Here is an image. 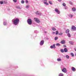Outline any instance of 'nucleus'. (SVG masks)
I'll list each match as a JSON object with an SVG mask.
<instances>
[{
	"mask_svg": "<svg viewBox=\"0 0 76 76\" xmlns=\"http://www.w3.org/2000/svg\"><path fill=\"white\" fill-rule=\"evenodd\" d=\"M53 48H54V49L56 48V47H55V46H54V47H53Z\"/></svg>",
	"mask_w": 76,
	"mask_h": 76,
	"instance_id": "a18cd8bd",
	"label": "nucleus"
},
{
	"mask_svg": "<svg viewBox=\"0 0 76 76\" xmlns=\"http://www.w3.org/2000/svg\"><path fill=\"white\" fill-rule=\"evenodd\" d=\"M75 56H76V53L75 54Z\"/></svg>",
	"mask_w": 76,
	"mask_h": 76,
	"instance_id": "3c124183",
	"label": "nucleus"
},
{
	"mask_svg": "<svg viewBox=\"0 0 76 76\" xmlns=\"http://www.w3.org/2000/svg\"><path fill=\"white\" fill-rule=\"evenodd\" d=\"M52 34H55V32H52Z\"/></svg>",
	"mask_w": 76,
	"mask_h": 76,
	"instance_id": "79ce46f5",
	"label": "nucleus"
},
{
	"mask_svg": "<svg viewBox=\"0 0 76 76\" xmlns=\"http://www.w3.org/2000/svg\"><path fill=\"white\" fill-rule=\"evenodd\" d=\"M56 46H60L61 45L60 43H56Z\"/></svg>",
	"mask_w": 76,
	"mask_h": 76,
	"instance_id": "5701e85b",
	"label": "nucleus"
},
{
	"mask_svg": "<svg viewBox=\"0 0 76 76\" xmlns=\"http://www.w3.org/2000/svg\"><path fill=\"white\" fill-rule=\"evenodd\" d=\"M3 3H4L3 1H0V4H3Z\"/></svg>",
	"mask_w": 76,
	"mask_h": 76,
	"instance_id": "c756f323",
	"label": "nucleus"
},
{
	"mask_svg": "<svg viewBox=\"0 0 76 76\" xmlns=\"http://www.w3.org/2000/svg\"><path fill=\"white\" fill-rule=\"evenodd\" d=\"M55 40H57V39H58V37H55V39H54Z\"/></svg>",
	"mask_w": 76,
	"mask_h": 76,
	"instance_id": "bb28decb",
	"label": "nucleus"
},
{
	"mask_svg": "<svg viewBox=\"0 0 76 76\" xmlns=\"http://www.w3.org/2000/svg\"><path fill=\"white\" fill-rule=\"evenodd\" d=\"M52 29L53 30V31H56V29L54 28H52Z\"/></svg>",
	"mask_w": 76,
	"mask_h": 76,
	"instance_id": "6ab92c4d",
	"label": "nucleus"
},
{
	"mask_svg": "<svg viewBox=\"0 0 76 76\" xmlns=\"http://www.w3.org/2000/svg\"><path fill=\"white\" fill-rule=\"evenodd\" d=\"M34 20L36 22H37V23H39L40 22V21L39 20V19H38V18H34Z\"/></svg>",
	"mask_w": 76,
	"mask_h": 76,
	"instance_id": "7ed1b4c3",
	"label": "nucleus"
},
{
	"mask_svg": "<svg viewBox=\"0 0 76 76\" xmlns=\"http://www.w3.org/2000/svg\"><path fill=\"white\" fill-rule=\"evenodd\" d=\"M69 16L70 18H73V15H72V14H70L69 15Z\"/></svg>",
	"mask_w": 76,
	"mask_h": 76,
	"instance_id": "aec40b11",
	"label": "nucleus"
},
{
	"mask_svg": "<svg viewBox=\"0 0 76 76\" xmlns=\"http://www.w3.org/2000/svg\"><path fill=\"white\" fill-rule=\"evenodd\" d=\"M67 36L69 37V38H70L71 37V35H70V34L69 33H68L67 34Z\"/></svg>",
	"mask_w": 76,
	"mask_h": 76,
	"instance_id": "f3484780",
	"label": "nucleus"
},
{
	"mask_svg": "<svg viewBox=\"0 0 76 76\" xmlns=\"http://www.w3.org/2000/svg\"><path fill=\"white\" fill-rule=\"evenodd\" d=\"M26 4H28V1L27 0L26 1Z\"/></svg>",
	"mask_w": 76,
	"mask_h": 76,
	"instance_id": "f704fd0d",
	"label": "nucleus"
},
{
	"mask_svg": "<svg viewBox=\"0 0 76 76\" xmlns=\"http://www.w3.org/2000/svg\"><path fill=\"white\" fill-rule=\"evenodd\" d=\"M62 71L63 72H64V73H66L67 72V70L65 68H64L62 69Z\"/></svg>",
	"mask_w": 76,
	"mask_h": 76,
	"instance_id": "39448f33",
	"label": "nucleus"
},
{
	"mask_svg": "<svg viewBox=\"0 0 76 76\" xmlns=\"http://www.w3.org/2000/svg\"><path fill=\"white\" fill-rule=\"evenodd\" d=\"M61 43L62 44H65V43H66V42L65 41V40H63L61 41Z\"/></svg>",
	"mask_w": 76,
	"mask_h": 76,
	"instance_id": "6e6552de",
	"label": "nucleus"
},
{
	"mask_svg": "<svg viewBox=\"0 0 76 76\" xmlns=\"http://www.w3.org/2000/svg\"><path fill=\"white\" fill-rule=\"evenodd\" d=\"M55 11L57 13V14H58L59 15V14H60V11H59L58 9H57V8H55Z\"/></svg>",
	"mask_w": 76,
	"mask_h": 76,
	"instance_id": "20e7f679",
	"label": "nucleus"
},
{
	"mask_svg": "<svg viewBox=\"0 0 76 76\" xmlns=\"http://www.w3.org/2000/svg\"><path fill=\"white\" fill-rule=\"evenodd\" d=\"M24 3H25V1H24L22 0L21 1V3H22V4H23Z\"/></svg>",
	"mask_w": 76,
	"mask_h": 76,
	"instance_id": "c85d7f7f",
	"label": "nucleus"
},
{
	"mask_svg": "<svg viewBox=\"0 0 76 76\" xmlns=\"http://www.w3.org/2000/svg\"><path fill=\"white\" fill-rule=\"evenodd\" d=\"M44 33H45V34H46V33H47V32H46V31H44Z\"/></svg>",
	"mask_w": 76,
	"mask_h": 76,
	"instance_id": "de8ad7c7",
	"label": "nucleus"
},
{
	"mask_svg": "<svg viewBox=\"0 0 76 76\" xmlns=\"http://www.w3.org/2000/svg\"><path fill=\"white\" fill-rule=\"evenodd\" d=\"M72 71L75 72V71H76V68H75L74 67H72Z\"/></svg>",
	"mask_w": 76,
	"mask_h": 76,
	"instance_id": "f8f14e48",
	"label": "nucleus"
},
{
	"mask_svg": "<svg viewBox=\"0 0 76 76\" xmlns=\"http://www.w3.org/2000/svg\"><path fill=\"white\" fill-rule=\"evenodd\" d=\"M72 29H73V31H75L76 30V27L75 26H72Z\"/></svg>",
	"mask_w": 76,
	"mask_h": 76,
	"instance_id": "9d476101",
	"label": "nucleus"
},
{
	"mask_svg": "<svg viewBox=\"0 0 76 76\" xmlns=\"http://www.w3.org/2000/svg\"><path fill=\"white\" fill-rule=\"evenodd\" d=\"M43 1H47V0H42Z\"/></svg>",
	"mask_w": 76,
	"mask_h": 76,
	"instance_id": "a19ab883",
	"label": "nucleus"
},
{
	"mask_svg": "<svg viewBox=\"0 0 76 76\" xmlns=\"http://www.w3.org/2000/svg\"><path fill=\"white\" fill-rule=\"evenodd\" d=\"M53 46H50V48H53Z\"/></svg>",
	"mask_w": 76,
	"mask_h": 76,
	"instance_id": "4c0bfd02",
	"label": "nucleus"
},
{
	"mask_svg": "<svg viewBox=\"0 0 76 76\" xmlns=\"http://www.w3.org/2000/svg\"><path fill=\"white\" fill-rule=\"evenodd\" d=\"M59 76H64V75L62 73H60L59 74Z\"/></svg>",
	"mask_w": 76,
	"mask_h": 76,
	"instance_id": "a878e982",
	"label": "nucleus"
},
{
	"mask_svg": "<svg viewBox=\"0 0 76 76\" xmlns=\"http://www.w3.org/2000/svg\"><path fill=\"white\" fill-rule=\"evenodd\" d=\"M12 21L14 25H17L19 23V20L18 18H16L15 19H13L12 20Z\"/></svg>",
	"mask_w": 76,
	"mask_h": 76,
	"instance_id": "f257e3e1",
	"label": "nucleus"
},
{
	"mask_svg": "<svg viewBox=\"0 0 76 76\" xmlns=\"http://www.w3.org/2000/svg\"><path fill=\"white\" fill-rule=\"evenodd\" d=\"M63 6H66V4H65V3H63V4H62Z\"/></svg>",
	"mask_w": 76,
	"mask_h": 76,
	"instance_id": "e433bc0d",
	"label": "nucleus"
},
{
	"mask_svg": "<svg viewBox=\"0 0 76 76\" xmlns=\"http://www.w3.org/2000/svg\"><path fill=\"white\" fill-rule=\"evenodd\" d=\"M53 47H55V45H53Z\"/></svg>",
	"mask_w": 76,
	"mask_h": 76,
	"instance_id": "8fccbe9b",
	"label": "nucleus"
},
{
	"mask_svg": "<svg viewBox=\"0 0 76 76\" xmlns=\"http://www.w3.org/2000/svg\"><path fill=\"white\" fill-rule=\"evenodd\" d=\"M18 9H21V7H18Z\"/></svg>",
	"mask_w": 76,
	"mask_h": 76,
	"instance_id": "ea45409f",
	"label": "nucleus"
},
{
	"mask_svg": "<svg viewBox=\"0 0 76 76\" xmlns=\"http://www.w3.org/2000/svg\"><path fill=\"white\" fill-rule=\"evenodd\" d=\"M13 1L15 3H16L17 2V0H13Z\"/></svg>",
	"mask_w": 76,
	"mask_h": 76,
	"instance_id": "c9c22d12",
	"label": "nucleus"
},
{
	"mask_svg": "<svg viewBox=\"0 0 76 76\" xmlns=\"http://www.w3.org/2000/svg\"><path fill=\"white\" fill-rule=\"evenodd\" d=\"M69 43L70 45H73L74 44V42L73 41H70L69 42Z\"/></svg>",
	"mask_w": 76,
	"mask_h": 76,
	"instance_id": "1a4fd4ad",
	"label": "nucleus"
},
{
	"mask_svg": "<svg viewBox=\"0 0 76 76\" xmlns=\"http://www.w3.org/2000/svg\"><path fill=\"white\" fill-rule=\"evenodd\" d=\"M64 47L66 48V46L65 45H64Z\"/></svg>",
	"mask_w": 76,
	"mask_h": 76,
	"instance_id": "37998d69",
	"label": "nucleus"
},
{
	"mask_svg": "<svg viewBox=\"0 0 76 76\" xmlns=\"http://www.w3.org/2000/svg\"><path fill=\"white\" fill-rule=\"evenodd\" d=\"M66 58H68V59H69V56H68V55H66Z\"/></svg>",
	"mask_w": 76,
	"mask_h": 76,
	"instance_id": "2f4dec72",
	"label": "nucleus"
},
{
	"mask_svg": "<svg viewBox=\"0 0 76 76\" xmlns=\"http://www.w3.org/2000/svg\"><path fill=\"white\" fill-rule=\"evenodd\" d=\"M57 61H61V58H58L57 59Z\"/></svg>",
	"mask_w": 76,
	"mask_h": 76,
	"instance_id": "4be33fe9",
	"label": "nucleus"
},
{
	"mask_svg": "<svg viewBox=\"0 0 76 76\" xmlns=\"http://www.w3.org/2000/svg\"><path fill=\"white\" fill-rule=\"evenodd\" d=\"M56 35H58V31H56L55 32Z\"/></svg>",
	"mask_w": 76,
	"mask_h": 76,
	"instance_id": "b1692460",
	"label": "nucleus"
},
{
	"mask_svg": "<svg viewBox=\"0 0 76 76\" xmlns=\"http://www.w3.org/2000/svg\"><path fill=\"white\" fill-rule=\"evenodd\" d=\"M44 40H42L41 41L40 43V45L42 46L44 45Z\"/></svg>",
	"mask_w": 76,
	"mask_h": 76,
	"instance_id": "0eeeda50",
	"label": "nucleus"
},
{
	"mask_svg": "<svg viewBox=\"0 0 76 76\" xmlns=\"http://www.w3.org/2000/svg\"><path fill=\"white\" fill-rule=\"evenodd\" d=\"M71 55L72 57H74V54L72 53H71Z\"/></svg>",
	"mask_w": 76,
	"mask_h": 76,
	"instance_id": "473e14b6",
	"label": "nucleus"
},
{
	"mask_svg": "<svg viewBox=\"0 0 76 76\" xmlns=\"http://www.w3.org/2000/svg\"><path fill=\"white\" fill-rule=\"evenodd\" d=\"M58 1H61V0H58Z\"/></svg>",
	"mask_w": 76,
	"mask_h": 76,
	"instance_id": "09e8293b",
	"label": "nucleus"
},
{
	"mask_svg": "<svg viewBox=\"0 0 76 76\" xmlns=\"http://www.w3.org/2000/svg\"><path fill=\"white\" fill-rule=\"evenodd\" d=\"M59 35H63V33H60L59 34Z\"/></svg>",
	"mask_w": 76,
	"mask_h": 76,
	"instance_id": "72a5a7b5",
	"label": "nucleus"
},
{
	"mask_svg": "<svg viewBox=\"0 0 76 76\" xmlns=\"http://www.w3.org/2000/svg\"><path fill=\"white\" fill-rule=\"evenodd\" d=\"M69 3L71 5H73V3L72 2V1H69Z\"/></svg>",
	"mask_w": 76,
	"mask_h": 76,
	"instance_id": "dca6fc26",
	"label": "nucleus"
},
{
	"mask_svg": "<svg viewBox=\"0 0 76 76\" xmlns=\"http://www.w3.org/2000/svg\"><path fill=\"white\" fill-rule=\"evenodd\" d=\"M16 8H17V9H18L19 8V7H16Z\"/></svg>",
	"mask_w": 76,
	"mask_h": 76,
	"instance_id": "49530a36",
	"label": "nucleus"
},
{
	"mask_svg": "<svg viewBox=\"0 0 76 76\" xmlns=\"http://www.w3.org/2000/svg\"><path fill=\"white\" fill-rule=\"evenodd\" d=\"M44 4H46V5H48V3H47L46 2H44Z\"/></svg>",
	"mask_w": 76,
	"mask_h": 76,
	"instance_id": "393cba45",
	"label": "nucleus"
},
{
	"mask_svg": "<svg viewBox=\"0 0 76 76\" xmlns=\"http://www.w3.org/2000/svg\"><path fill=\"white\" fill-rule=\"evenodd\" d=\"M60 51H61V53H64V50L63 49L61 50Z\"/></svg>",
	"mask_w": 76,
	"mask_h": 76,
	"instance_id": "cd10ccee",
	"label": "nucleus"
},
{
	"mask_svg": "<svg viewBox=\"0 0 76 76\" xmlns=\"http://www.w3.org/2000/svg\"><path fill=\"white\" fill-rule=\"evenodd\" d=\"M72 10L73 11V12H75L76 11V10L75 8H73L72 9Z\"/></svg>",
	"mask_w": 76,
	"mask_h": 76,
	"instance_id": "4468645a",
	"label": "nucleus"
},
{
	"mask_svg": "<svg viewBox=\"0 0 76 76\" xmlns=\"http://www.w3.org/2000/svg\"><path fill=\"white\" fill-rule=\"evenodd\" d=\"M4 25L5 26V25H7V22H4L3 23Z\"/></svg>",
	"mask_w": 76,
	"mask_h": 76,
	"instance_id": "a211bd4d",
	"label": "nucleus"
},
{
	"mask_svg": "<svg viewBox=\"0 0 76 76\" xmlns=\"http://www.w3.org/2000/svg\"><path fill=\"white\" fill-rule=\"evenodd\" d=\"M36 14L37 15H39V16H41L42 15V14L40 12H39V11H37L36 12Z\"/></svg>",
	"mask_w": 76,
	"mask_h": 76,
	"instance_id": "423d86ee",
	"label": "nucleus"
},
{
	"mask_svg": "<svg viewBox=\"0 0 76 76\" xmlns=\"http://www.w3.org/2000/svg\"><path fill=\"white\" fill-rule=\"evenodd\" d=\"M49 4H50L52 5L53 4V3H52V2L51 1H49Z\"/></svg>",
	"mask_w": 76,
	"mask_h": 76,
	"instance_id": "7c9ffc66",
	"label": "nucleus"
},
{
	"mask_svg": "<svg viewBox=\"0 0 76 76\" xmlns=\"http://www.w3.org/2000/svg\"><path fill=\"white\" fill-rule=\"evenodd\" d=\"M64 52H65V53H66V52H67V51H68L67 49L66 48H65L64 49Z\"/></svg>",
	"mask_w": 76,
	"mask_h": 76,
	"instance_id": "2eb2a0df",
	"label": "nucleus"
},
{
	"mask_svg": "<svg viewBox=\"0 0 76 76\" xmlns=\"http://www.w3.org/2000/svg\"><path fill=\"white\" fill-rule=\"evenodd\" d=\"M64 9H67V7H64Z\"/></svg>",
	"mask_w": 76,
	"mask_h": 76,
	"instance_id": "58836bf2",
	"label": "nucleus"
},
{
	"mask_svg": "<svg viewBox=\"0 0 76 76\" xmlns=\"http://www.w3.org/2000/svg\"><path fill=\"white\" fill-rule=\"evenodd\" d=\"M27 23L28 25H31L32 23V20H31V19H28L27 20Z\"/></svg>",
	"mask_w": 76,
	"mask_h": 76,
	"instance_id": "f03ea898",
	"label": "nucleus"
},
{
	"mask_svg": "<svg viewBox=\"0 0 76 76\" xmlns=\"http://www.w3.org/2000/svg\"><path fill=\"white\" fill-rule=\"evenodd\" d=\"M29 8V5H27L25 7V8H26V9H28V8Z\"/></svg>",
	"mask_w": 76,
	"mask_h": 76,
	"instance_id": "ddd939ff",
	"label": "nucleus"
},
{
	"mask_svg": "<svg viewBox=\"0 0 76 76\" xmlns=\"http://www.w3.org/2000/svg\"><path fill=\"white\" fill-rule=\"evenodd\" d=\"M4 4H7V2L6 1H4Z\"/></svg>",
	"mask_w": 76,
	"mask_h": 76,
	"instance_id": "412c9836",
	"label": "nucleus"
},
{
	"mask_svg": "<svg viewBox=\"0 0 76 76\" xmlns=\"http://www.w3.org/2000/svg\"><path fill=\"white\" fill-rule=\"evenodd\" d=\"M69 32H70V30L69 29L66 30L65 31V32L66 34H68V33H69Z\"/></svg>",
	"mask_w": 76,
	"mask_h": 76,
	"instance_id": "9b49d317",
	"label": "nucleus"
},
{
	"mask_svg": "<svg viewBox=\"0 0 76 76\" xmlns=\"http://www.w3.org/2000/svg\"><path fill=\"white\" fill-rule=\"evenodd\" d=\"M74 50H75V51H76V47L75 48Z\"/></svg>",
	"mask_w": 76,
	"mask_h": 76,
	"instance_id": "c03bdc74",
	"label": "nucleus"
}]
</instances>
